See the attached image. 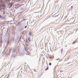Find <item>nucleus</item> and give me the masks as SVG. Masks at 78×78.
Segmentation results:
<instances>
[{"label": "nucleus", "instance_id": "nucleus-9", "mask_svg": "<svg viewBox=\"0 0 78 78\" xmlns=\"http://www.w3.org/2000/svg\"><path fill=\"white\" fill-rule=\"evenodd\" d=\"M1 10V8H0V11Z\"/></svg>", "mask_w": 78, "mask_h": 78}, {"label": "nucleus", "instance_id": "nucleus-6", "mask_svg": "<svg viewBox=\"0 0 78 78\" xmlns=\"http://www.w3.org/2000/svg\"><path fill=\"white\" fill-rule=\"evenodd\" d=\"M27 27V26H26L25 27V28H26Z\"/></svg>", "mask_w": 78, "mask_h": 78}, {"label": "nucleus", "instance_id": "nucleus-8", "mask_svg": "<svg viewBox=\"0 0 78 78\" xmlns=\"http://www.w3.org/2000/svg\"><path fill=\"white\" fill-rule=\"evenodd\" d=\"M71 8H73V6H71Z\"/></svg>", "mask_w": 78, "mask_h": 78}, {"label": "nucleus", "instance_id": "nucleus-3", "mask_svg": "<svg viewBox=\"0 0 78 78\" xmlns=\"http://www.w3.org/2000/svg\"><path fill=\"white\" fill-rule=\"evenodd\" d=\"M12 4H11L10 5V7H9V8H11V7H12Z\"/></svg>", "mask_w": 78, "mask_h": 78}, {"label": "nucleus", "instance_id": "nucleus-4", "mask_svg": "<svg viewBox=\"0 0 78 78\" xmlns=\"http://www.w3.org/2000/svg\"><path fill=\"white\" fill-rule=\"evenodd\" d=\"M75 43V41H74L73 42V44H74Z\"/></svg>", "mask_w": 78, "mask_h": 78}, {"label": "nucleus", "instance_id": "nucleus-1", "mask_svg": "<svg viewBox=\"0 0 78 78\" xmlns=\"http://www.w3.org/2000/svg\"><path fill=\"white\" fill-rule=\"evenodd\" d=\"M47 70H48V66L47 68L45 69V71Z\"/></svg>", "mask_w": 78, "mask_h": 78}, {"label": "nucleus", "instance_id": "nucleus-5", "mask_svg": "<svg viewBox=\"0 0 78 78\" xmlns=\"http://www.w3.org/2000/svg\"><path fill=\"white\" fill-rule=\"evenodd\" d=\"M49 66H51V63H49Z\"/></svg>", "mask_w": 78, "mask_h": 78}, {"label": "nucleus", "instance_id": "nucleus-2", "mask_svg": "<svg viewBox=\"0 0 78 78\" xmlns=\"http://www.w3.org/2000/svg\"><path fill=\"white\" fill-rule=\"evenodd\" d=\"M29 35H30V36H31V35H32V34H31V32H29Z\"/></svg>", "mask_w": 78, "mask_h": 78}, {"label": "nucleus", "instance_id": "nucleus-7", "mask_svg": "<svg viewBox=\"0 0 78 78\" xmlns=\"http://www.w3.org/2000/svg\"><path fill=\"white\" fill-rule=\"evenodd\" d=\"M23 20V21H24V20Z\"/></svg>", "mask_w": 78, "mask_h": 78}]
</instances>
